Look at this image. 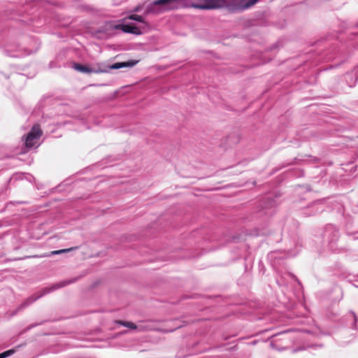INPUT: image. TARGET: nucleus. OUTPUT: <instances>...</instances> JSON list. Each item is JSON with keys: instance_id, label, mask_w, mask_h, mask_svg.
Returning a JSON list of instances; mask_svg holds the SVG:
<instances>
[{"instance_id": "nucleus-1", "label": "nucleus", "mask_w": 358, "mask_h": 358, "mask_svg": "<svg viewBox=\"0 0 358 358\" xmlns=\"http://www.w3.org/2000/svg\"><path fill=\"white\" fill-rule=\"evenodd\" d=\"M77 278H73L69 280H64L57 283L54 284L52 286L49 287L44 288L41 293L39 294H34L29 298H27L24 301H23L15 310V311L13 313V315H15L17 312L26 308L31 304H32L34 302H35L36 300L42 297L43 295L48 294L51 292H53L56 289H58L59 288L64 287L67 285H69L71 283L75 282L76 281Z\"/></svg>"}, {"instance_id": "nucleus-2", "label": "nucleus", "mask_w": 358, "mask_h": 358, "mask_svg": "<svg viewBox=\"0 0 358 358\" xmlns=\"http://www.w3.org/2000/svg\"><path fill=\"white\" fill-rule=\"evenodd\" d=\"M106 29L110 31L122 30L124 33L141 35L150 29V25L145 24L143 25H136L131 22L117 24L108 23L106 24Z\"/></svg>"}, {"instance_id": "nucleus-3", "label": "nucleus", "mask_w": 358, "mask_h": 358, "mask_svg": "<svg viewBox=\"0 0 358 358\" xmlns=\"http://www.w3.org/2000/svg\"><path fill=\"white\" fill-rule=\"evenodd\" d=\"M340 237L338 229L334 224H327L323 232V238L330 249L336 251L338 249L337 241Z\"/></svg>"}, {"instance_id": "nucleus-4", "label": "nucleus", "mask_w": 358, "mask_h": 358, "mask_svg": "<svg viewBox=\"0 0 358 358\" xmlns=\"http://www.w3.org/2000/svg\"><path fill=\"white\" fill-rule=\"evenodd\" d=\"M225 8L230 12H238L245 10L253 5L256 4L259 0H224Z\"/></svg>"}, {"instance_id": "nucleus-5", "label": "nucleus", "mask_w": 358, "mask_h": 358, "mask_svg": "<svg viewBox=\"0 0 358 358\" xmlns=\"http://www.w3.org/2000/svg\"><path fill=\"white\" fill-rule=\"evenodd\" d=\"M38 48H36L34 50H29L27 48H20L17 44L9 43L5 45L4 52L8 57H20L36 52Z\"/></svg>"}, {"instance_id": "nucleus-6", "label": "nucleus", "mask_w": 358, "mask_h": 358, "mask_svg": "<svg viewBox=\"0 0 358 358\" xmlns=\"http://www.w3.org/2000/svg\"><path fill=\"white\" fill-rule=\"evenodd\" d=\"M42 135V131L39 127V125L36 124L34 125L31 128V131H29L24 141V145L28 148H32L35 147L38 141V139Z\"/></svg>"}, {"instance_id": "nucleus-7", "label": "nucleus", "mask_w": 358, "mask_h": 358, "mask_svg": "<svg viewBox=\"0 0 358 358\" xmlns=\"http://www.w3.org/2000/svg\"><path fill=\"white\" fill-rule=\"evenodd\" d=\"M326 204L324 200H317L309 204L303 211L305 216H312L324 210Z\"/></svg>"}, {"instance_id": "nucleus-8", "label": "nucleus", "mask_w": 358, "mask_h": 358, "mask_svg": "<svg viewBox=\"0 0 358 358\" xmlns=\"http://www.w3.org/2000/svg\"><path fill=\"white\" fill-rule=\"evenodd\" d=\"M276 205L277 203L275 199L267 196L263 201L262 211H264L266 215H271L274 213V208Z\"/></svg>"}, {"instance_id": "nucleus-9", "label": "nucleus", "mask_w": 358, "mask_h": 358, "mask_svg": "<svg viewBox=\"0 0 358 358\" xmlns=\"http://www.w3.org/2000/svg\"><path fill=\"white\" fill-rule=\"evenodd\" d=\"M73 68L74 69L84 73H103L107 72L106 70L101 69L99 68L98 69H96L94 68H90V66L87 65H83L78 63H74L73 64Z\"/></svg>"}, {"instance_id": "nucleus-10", "label": "nucleus", "mask_w": 358, "mask_h": 358, "mask_svg": "<svg viewBox=\"0 0 358 358\" xmlns=\"http://www.w3.org/2000/svg\"><path fill=\"white\" fill-rule=\"evenodd\" d=\"M78 248V247H72L67 249H62L59 250H53L50 252L43 253L39 255H33V256H27V258H43V257H49L53 255H60L69 252L70 251L76 250Z\"/></svg>"}, {"instance_id": "nucleus-11", "label": "nucleus", "mask_w": 358, "mask_h": 358, "mask_svg": "<svg viewBox=\"0 0 358 358\" xmlns=\"http://www.w3.org/2000/svg\"><path fill=\"white\" fill-rule=\"evenodd\" d=\"M138 61L129 60L127 62H116L109 66L110 69H120L125 67H132L137 64Z\"/></svg>"}, {"instance_id": "nucleus-12", "label": "nucleus", "mask_w": 358, "mask_h": 358, "mask_svg": "<svg viewBox=\"0 0 358 358\" xmlns=\"http://www.w3.org/2000/svg\"><path fill=\"white\" fill-rule=\"evenodd\" d=\"M346 317L348 322L345 325L350 328L358 329V327L357 325V318L355 313L353 311H350Z\"/></svg>"}, {"instance_id": "nucleus-13", "label": "nucleus", "mask_w": 358, "mask_h": 358, "mask_svg": "<svg viewBox=\"0 0 358 358\" xmlns=\"http://www.w3.org/2000/svg\"><path fill=\"white\" fill-rule=\"evenodd\" d=\"M117 324H119L122 326L126 327L130 329H138L139 331L142 330L141 327H138L134 323L131 322L123 321V320H117L116 321Z\"/></svg>"}, {"instance_id": "nucleus-14", "label": "nucleus", "mask_w": 358, "mask_h": 358, "mask_svg": "<svg viewBox=\"0 0 358 358\" xmlns=\"http://www.w3.org/2000/svg\"><path fill=\"white\" fill-rule=\"evenodd\" d=\"M128 19L129 20H134V21H136V22H138L141 23L140 25H143L144 24H149L145 20V18L141 16V15H136V14H131V15H129L128 16Z\"/></svg>"}, {"instance_id": "nucleus-15", "label": "nucleus", "mask_w": 358, "mask_h": 358, "mask_svg": "<svg viewBox=\"0 0 358 358\" xmlns=\"http://www.w3.org/2000/svg\"><path fill=\"white\" fill-rule=\"evenodd\" d=\"M15 350L14 349H10L6 351H4L1 353H0V358H6L13 354H14Z\"/></svg>"}, {"instance_id": "nucleus-16", "label": "nucleus", "mask_w": 358, "mask_h": 358, "mask_svg": "<svg viewBox=\"0 0 358 358\" xmlns=\"http://www.w3.org/2000/svg\"><path fill=\"white\" fill-rule=\"evenodd\" d=\"M338 212L344 217V208L341 204H338Z\"/></svg>"}, {"instance_id": "nucleus-17", "label": "nucleus", "mask_w": 358, "mask_h": 358, "mask_svg": "<svg viewBox=\"0 0 358 358\" xmlns=\"http://www.w3.org/2000/svg\"><path fill=\"white\" fill-rule=\"evenodd\" d=\"M41 323H35V324H32L31 325H29V327H27L24 330V332H26L29 330H30L31 329L41 324Z\"/></svg>"}, {"instance_id": "nucleus-18", "label": "nucleus", "mask_w": 358, "mask_h": 358, "mask_svg": "<svg viewBox=\"0 0 358 358\" xmlns=\"http://www.w3.org/2000/svg\"><path fill=\"white\" fill-rule=\"evenodd\" d=\"M13 76L15 78H24V75H21V74H13Z\"/></svg>"}, {"instance_id": "nucleus-19", "label": "nucleus", "mask_w": 358, "mask_h": 358, "mask_svg": "<svg viewBox=\"0 0 358 358\" xmlns=\"http://www.w3.org/2000/svg\"><path fill=\"white\" fill-rule=\"evenodd\" d=\"M140 10V8L139 6H136V8H134V12H138Z\"/></svg>"}, {"instance_id": "nucleus-20", "label": "nucleus", "mask_w": 358, "mask_h": 358, "mask_svg": "<svg viewBox=\"0 0 358 358\" xmlns=\"http://www.w3.org/2000/svg\"><path fill=\"white\" fill-rule=\"evenodd\" d=\"M356 282H357V284H355V286L356 287H358V280H356Z\"/></svg>"}, {"instance_id": "nucleus-21", "label": "nucleus", "mask_w": 358, "mask_h": 358, "mask_svg": "<svg viewBox=\"0 0 358 358\" xmlns=\"http://www.w3.org/2000/svg\"><path fill=\"white\" fill-rule=\"evenodd\" d=\"M298 351H299V349H294V350H293V352H298Z\"/></svg>"}, {"instance_id": "nucleus-22", "label": "nucleus", "mask_w": 358, "mask_h": 358, "mask_svg": "<svg viewBox=\"0 0 358 358\" xmlns=\"http://www.w3.org/2000/svg\"><path fill=\"white\" fill-rule=\"evenodd\" d=\"M294 255H295V254H292V253H290V254L289 255V256H290V257H292V256H294Z\"/></svg>"}, {"instance_id": "nucleus-23", "label": "nucleus", "mask_w": 358, "mask_h": 358, "mask_svg": "<svg viewBox=\"0 0 358 358\" xmlns=\"http://www.w3.org/2000/svg\"><path fill=\"white\" fill-rule=\"evenodd\" d=\"M275 252H271L270 255L273 256Z\"/></svg>"}, {"instance_id": "nucleus-24", "label": "nucleus", "mask_w": 358, "mask_h": 358, "mask_svg": "<svg viewBox=\"0 0 358 358\" xmlns=\"http://www.w3.org/2000/svg\"><path fill=\"white\" fill-rule=\"evenodd\" d=\"M357 277H358V275H357Z\"/></svg>"}]
</instances>
